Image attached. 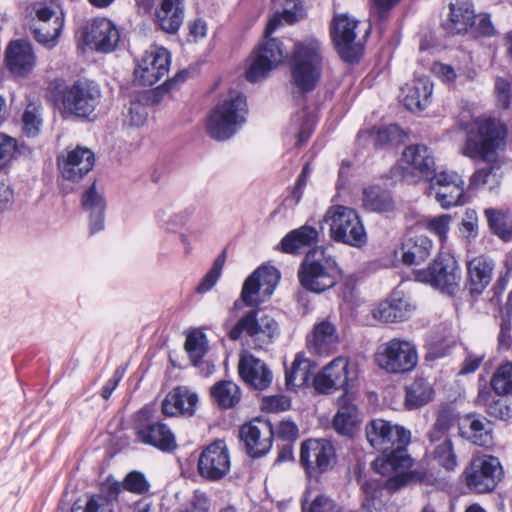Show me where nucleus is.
<instances>
[{
    "mask_svg": "<svg viewBox=\"0 0 512 512\" xmlns=\"http://www.w3.org/2000/svg\"><path fill=\"white\" fill-rule=\"evenodd\" d=\"M466 138L460 147V154L473 160L489 164V167L476 170L470 177L469 187L489 190L497 188L501 181L499 151L506 144L507 128L500 120L479 116L462 124Z\"/></svg>",
    "mask_w": 512,
    "mask_h": 512,
    "instance_id": "f257e3e1",
    "label": "nucleus"
},
{
    "mask_svg": "<svg viewBox=\"0 0 512 512\" xmlns=\"http://www.w3.org/2000/svg\"><path fill=\"white\" fill-rule=\"evenodd\" d=\"M365 434L368 443L382 457L374 462L379 473L386 474L390 470L407 468L411 458L407 455L405 447L410 443L411 432L401 425L394 424L381 418L373 419L366 424Z\"/></svg>",
    "mask_w": 512,
    "mask_h": 512,
    "instance_id": "f03ea898",
    "label": "nucleus"
},
{
    "mask_svg": "<svg viewBox=\"0 0 512 512\" xmlns=\"http://www.w3.org/2000/svg\"><path fill=\"white\" fill-rule=\"evenodd\" d=\"M291 84L302 93L313 91L325 63L324 47L316 38L295 42L288 57Z\"/></svg>",
    "mask_w": 512,
    "mask_h": 512,
    "instance_id": "7ed1b4c3",
    "label": "nucleus"
},
{
    "mask_svg": "<svg viewBox=\"0 0 512 512\" xmlns=\"http://www.w3.org/2000/svg\"><path fill=\"white\" fill-rule=\"evenodd\" d=\"M247 115L246 97L238 90H230L212 109L207 120V132L215 140H227L246 122Z\"/></svg>",
    "mask_w": 512,
    "mask_h": 512,
    "instance_id": "20e7f679",
    "label": "nucleus"
},
{
    "mask_svg": "<svg viewBox=\"0 0 512 512\" xmlns=\"http://www.w3.org/2000/svg\"><path fill=\"white\" fill-rule=\"evenodd\" d=\"M298 278L306 290L322 293L337 284L340 269L326 248L316 247L306 254L299 268Z\"/></svg>",
    "mask_w": 512,
    "mask_h": 512,
    "instance_id": "39448f33",
    "label": "nucleus"
},
{
    "mask_svg": "<svg viewBox=\"0 0 512 512\" xmlns=\"http://www.w3.org/2000/svg\"><path fill=\"white\" fill-rule=\"evenodd\" d=\"M278 333V324L274 318L259 310L246 312L228 330L231 340L245 337L247 343L254 348H264L271 344Z\"/></svg>",
    "mask_w": 512,
    "mask_h": 512,
    "instance_id": "423d86ee",
    "label": "nucleus"
},
{
    "mask_svg": "<svg viewBox=\"0 0 512 512\" xmlns=\"http://www.w3.org/2000/svg\"><path fill=\"white\" fill-rule=\"evenodd\" d=\"M324 221L329 224L330 236L336 242L361 247L367 241L360 217L352 208L332 206L327 210Z\"/></svg>",
    "mask_w": 512,
    "mask_h": 512,
    "instance_id": "0eeeda50",
    "label": "nucleus"
},
{
    "mask_svg": "<svg viewBox=\"0 0 512 512\" xmlns=\"http://www.w3.org/2000/svg\"><path fill=\"white\" fill-rule=\"evenodd\" d=\"M374 361L388 374H404L411 372L417 366L418 353L412 342L393 338L377 347Z\"/></svg>",
    "mask_w": 512,
    "mask_h": 512,
    "instance_id": "6e6552de",
    "label": "nucleus"
},
{
    "mask_svg": "<svg viewBox=\"0 0 512 512\" xmlns=\"http://www.w3.org/2000/svg\"><path fill=\"white\" fill-rule=\"evenodd\" d=\"M414 278L453 295L459 288L461 271L454 256L440 253L429 267L414 271Z\"/></svg>",
    "mask_w": 512,
    "mask_h": 512,
    "instance_id": "1a4fd4ad",
    "label": "nucleus"
},
{
    "mask_svg": "<svg viewBox=\"0 0 512 512\" xmlns=\"http://www.w3.org/2000/svg\"><path fill=\"white\" fill-rule=\"evenodd\" d=\"M100 99L101 90L96 83L79 80L62 91L61 104L65 114L86 118L95 111Z\"/></svg>",
    "mask_w": 512,
    "mask_h": 512,
    "instance_id": "9d476101",
    "label": "nucleus"
},
{
    "mask_svg": "<svg viewBox=\"0 0 512 512\" xmlns=\"http://www.w3.org/2000/svg\"><path fill=\"white\" fill-rule=\"evenodd\" d=\"M270 35L265 34L263 40L252 52L251 63L246 70V79L250 83H257L265 79L285 59L282 42Z\"/></svg>",
    "mask_w": 512,
    "mask_h": 512,
    "instance_id": "9b49d317",
    "label": "nucleus"
},
{
    "mask_svg": "<svg viewBox=\"0 0 512 512\" xmlns=\"http://www.w3.org/2000/svg\"><path fill=\"white\" fill-rule=\"evenodd\" d=\"M468 488L476 493H487L495 489L503 476L500 460L491 455H482L471 460L464 470Z\"/></svg>",
    "mask_w": 512,
    "mask_h": 512,
    "instance_id": "f8f14e48",
    "label": "nucleus"
},
{
    "mask_svg": "<svg viewBox=\"0 0 512 512\" xmlns=\"http://www.w3.org/2000/svg\"><path fill=\"white\" fill-rule=\"evenodd\" d=\"M280 279L279 272L274 267H259L244 282L241 291V300H237L233 309L237 310L242 302L248 306L258 305L269 298Z\"/></svg>",
    "mask_w": 512,
    "mask_h": 512,
    "instance_id": "ddd939ff",
    "label": "nucleus"
},
{
    "mask_svg": "<svg viewBox=\"0 0 512 512\" xmlns=\"http://www.w3.org/2000/svg\"><path fill=\"white\" fill-rule=\"evenodd\" d=\"M300 463L308 476H318L334 467L335 448L327 439H307L301 443Z\"/></svg>",
    "mask_w": 512,
    "mask_h": 512,
    "instance_id": "4468645a",
    "label": "nucleus"
},
{
    "mask_svg": "<svg viewBox=\"0 0 512 512\" xmlns=\"http://www.w3.org/2000/svg\"><path fill=\"white\" fill-rule=\"evenodd\" d=\"M357 378L355 365L345 357H337L327 364L313 379V385L321 394H331L336 390H347Z\"/></svg>",
    "mask_w": 512,
    "mask_h": 512,
    "instance_id": "2eb2a0df",
    "label": "nucleus"
},
{
    "mask_svg": "<svg viewBox=\"0 0 512 512\" xmlns=\"http://www.w3.org/2000/svg\"><path fill=\"white\" fill-rule=\"evenodd\" d=\"M150 409L143 408L137 414L135 426L139 442L153 446L163 452H171L177 447L176 437L171 429L160 421H149Z\"/></svg>",
    "mask_w": 512,
    "mask_h": 512,
    "instance_id": "dca6fc26",
    "label": "nucleus"
},
{
    "mask_svg": "<svg viewBox=\"0 0 512 512\" xmlns=\"http://www.w3.org/2000/svg\"><path fill=\"white\" fill-rule=\"evenodd\" d=\"M230 468V453L224 440L212 442L199 455L197 470L205 480L219 481L229 473Z\"/></svg>",
    "mask_w": 512,
    "mask_h": 512,
    "instance_id": "f3484780",
    "label": "nucleus"
},
{
    "mask_svg": "<svg viewBox=\"0 0 512 512\" xmlns=\"http://www.w3.org/2000/svg\"><path fill=\"white\" fill-rule=\"evenodd\" d=\"M171 64L170 52L160 46H151L138 63L135 80L143 86H153L168 75Z\"/></svg>",
    "mask_w": 512,
    "mask_h": 512,
    "instance_id": "a211bd4d",
    "label": "nucleus"
},
{
    "mask_svg": "<svg viewBox=\"0 0 512 512\" xmlns=\"http://www.w3.org/2000/svg\"><path fill=\"white\" fill-rule=\"evenodd\" d=\"M443 28L452 32H490L493 25L489 14H475L469 3H452Z\"/></svg>",
    "mask_w": 512,
    "mask_h": 512,
    "instance_id": "6ab92c4d",
    "label": "nucleus"
},
{
    "mask_svg": "<svg viewBox=\"0 0 512 512\" xmlns=\"http://www.w3.org/2000/svg\"><path fill=\"white\" fill-rule=\"evenodd\" d=\"M431 188L435 185L439 188L435 192V199L442 208L463 205L467 199L464 194L465 181L463 177L455 171L443 170L435 173L429 178Z\"/></svg>",
    "mask_w": 512,
    "mask_h": 512,
    "instance_id": "aec40b11",
    "label": "nucleus"
},
{
    "mask_svg": "<svg viewBox=\"0 0 512 512\" xmlns=\"http://www.w3.org/2000/svg\"><path fill=\"white\" fill-rule=\"evenodd\" d=\"M239 437L249 456L261 457L272 447L274 427L269 421L255 419L240 427Z\"/></svg>",
    "mask_w": 512,
    "mask_h": 512,
    "instance_id": "412c9836",
    "label": "nucleus"
},
{
    "mask_svg": "<svg viewBox=\"0 0 512 512\" xmlns=\"http://www.w3.org/2000/svg\"><path fill=\"white\" fill-rule=\"evenodd\" d=\"M401 164L404 177L411 175L414 182L429 179L435 172L432 151L422 144L406 147L402 153Z\"/></svg>",
    "mask_w": 512,
    "mask_h": 512,
    "instance_id": "4be33fe9",
    "label": "nucleus"
},
{
    "mask_svg": "<svg viewBox=\"0 0 512 512\" xmlns=\"http://www.w3.org/2000/svg\"><path fill=\"white\" fill-rule=\"evenodd\" d=\"M95 164L94 153L86 147L67 149L58 156V167L62 177L77 182L87 175Z\"/></svg>",
    "mask_w": 512,
    "mask_h": 512,
    "instance_id": "5701e85b",
    "label": "nucleus"
},
{
    "mask_svg": "<svg viewBox=\"0 0 512 512\" xmlns=\"http://www.w3.org/2000/svg\"><path fill=\"white\" fill-rule=\"evenodd\" d=\"M5 63L15 77L26 78L33 72L37 58L30 43L14 40L6 48Z\"/></svg>",
    "mask_w": 512,
    "mask_h": 512,
    "instance_id": "b1692460",
    "label": "nucleus"
},
{
    "mask_svg": "<svg viewBox=\"0 0 512 512\" xmlns=\"http://www.w3.org/2000/svg\"><path fill=\"white\" fill-rule=\"evenodd\" d=\"M415 309L416 306L410 296L396 289L374 309L373 316L382 322L393 323L408 319Z\"/></svg>",
    "mask_w": 512,
    "mask_h": 512,
    "instance_id": "393cba45",
    "label": "nucleus"
},
{
    "mask_svg": "<svg viewBox=\"0 0 512 512\" xmlns=\"http://www.w3.org/2000/svg\"><path fill=\"white\" fill-rule=\"evenodd\" d=\"M460 436L474 445L491 447L494 444L490 421L477 414H467L458 423Z\"/></svg>",
    "mask_w": 512,
    "mask_h": 512,
    "instance_id": "a878e982",
    "label": "nucleus"
},
{
    "mask_svg": "<svg viewBox=\"0 0 512 512\" xmlns=\"http://www.w3.org/2000/svg\"><path fill=\"white\" fill-rule=\"evenodd\" d=\"M120 492V482L109 483L100 493L89 495L84 504L80 500L74 502L71 512H115Z\"/></svg>",
    "mask_w": 512,
    "mask_h": 512,
    "instance_id": "bb28decb",
    "label": "nucleus"
},
{
    "mask_svg": "<svg viewBox=\"0 0 512 512\" xmlns=\"http://www.w3.org/2000/svg\"><path fill=\"white\" fill-rule=\"evenodd\" d=\"M238 370L243 381L256 390H265L272 383L271 370L262 360L250 353L241 355Z\"/></svg>",
    "mask_w": 512,
    "mask_h": 512,
    "instance_id": "cd10ccee",
    "label": "nucleus"
},
{
    "mask_svg": "<svg viewBox=\"0 0 512 512\" xmlns=\"http://www.w3.org/2000/svg\"><path fill=\"white\" fill-rule=\"evenodd\" d=\"M198 396L185 386H179L170 391L162 402L164 415L173 417L178 415L191 416L195 412Z\"/></svg>",
    "mask_w": 512,
    "mask_h": 512,
    "instance_id": "c85d7f7f",
    "label": "nucleus"
},
{
    "mask_svg": "<svg viewBox=\"0 0 512 512\" xmlns=\"http://www.w3.org/2000/svg\"><path fill=\"white\" fill-rule=\"evenodd\" d=\"M337 54L346 63H356L364 53L367 34H332Z\"/></svg>",
    "mask_w": 512,
    "mask_h": 512,
    "instance_id": "c756f323",
    "label": "nucleus"
},
{
    "mask_svg": "<svg viewBox=\"0 0 512 512\" xmlns=\"http://www.w3.org/2000/svg\"><path fill=\"white\" fill-rule=\"evenodd\" d=\"M339 336L335 325L329 320L316 323L312 336L308 340L310 346L319 355L331 353L337 346Z\"/></svg>",
    "mask_w": 512,
    "mask_h": 512,
    "instance_id": "7c9ffc66",
    "label": "nucleus"
},
{
    "mask_svg": "<svg viewBox=\"0 0 512 512\" xmlns=\"http://www.w3.org/2000/svg\"><path fill=\"white\" fill-rule=\"evenodd\" d=\"M432 241L425 235L406 238L401 245V259L406 265L424 262L431 254Z\"/></svg>",
    "mask_w": 512,
    "mask_h": 512,
    "instance_id": "2f4dec72",
    "label": "nucleus"
},
{
    "mask_svg": "<svg viewBox=\"0 0 512 512\" xmlns=\"http://www.w3.org/2000/svg\"><path fill=\"white\" fill-rule=\"evenodd\" d=\"M433 84L428 77H419L407 87L404 105L410 111H421L431 101Z\"/></svg>",
    "mask_w": 512,
    "mask_h": 512,
    "instance_id": "473e14b6",
    "label": "nucleus"
},
{
    "mask_svg": "<svg viewBox=\"0 0 512 512\" xmlns=\"http://www.w3.org/2000/svg\"><path fill=\"white\" fill-rule=\"evenodd\" d=\"M82 205L90 213V234L104 229L105 200L93 184L82 196Z\"/></svg>",
    "mask_w": 512,
    "mask_h": 512,
    "instance_id": "72a5a7b5",
    "label": "nucleus"
},
{
    "mask_svg": "<svg viewBox=\"0 0 512 512\" xmlns=\"http://www.w3.org/2000/svg\"><path fill=\"white\" fill-rule=\"evenodd\" d=\"M470 292L480 294L490 283L492 277L493 264L483 256H478L467 264Z\"/></svg>",
    "mask_w": 512,
    "mask_h": 512,
    "instance_id": "f704fd0d",
    "label": "nucleus"
},
{
    "mask_svg": "<svg viewBox=\"0 0 512 512\" xmlns=\"http://www.w3.org/2000/svg\"><path fill=\"white\" fill-rule=\"evenodd\" d=\"M315 365L302 354H297L289 370L285 372V384L289 390L306 386Z\"/></svg>",
    "mask_w": 512,
    "mask_h": 512,
    "instance_id": "c9c22d12",
    "label": "nucleus"
},
{
    "mask_svg": "<svg viewBox=\"0 0 512 512\" xmlns=\"http://www.w3.org/2000/svg\"><path fill=\"white\" fill-rule=\"evenodd\" d=\"M318 231L316 228L304 225L289 232L281 241V249L285 253H299L302 248L316 243Z\"/></svg>",
    "mask_w": 512,
    "mask_h": 512,
    "instance_id": "e433bc0d",
    "label": "nucleus"
},
{
    "mask_svg": "<svg viewBox=\"0 0 512 512\" xmlns=\"http://www.w3.org/2000/svg\"><path fill=\"white\" fill-rule=\"evenodd\" d=\"M434 397L432 385L424 378H416L406 387L405 406L409 410L428 404Z\"/></svg>",
    "mask_w": 512,
    "mask_h": 512,
    "instance_id": "4c0bfd02",
    "label": "nucleus"
},
{
    "mask_svg": "<svg viewBox=\"0 0 512 512\" xmlns=\"http://www.w3.org/2000/svg\"><path fill=\"white\" fill-rule=\"evenodd\" d=\"M211 398L215 404L222 409L235 407L241 400L239 386L229 380H222L215 383L210 390Z\"/></svg>",
    "mask_w": 512,
    "mask_h": 512,
    "instance_id": "58836bf2",
    "label": "nucleus"
},
{
    "mask_svg": "<svg viewBox=\"0 0 512 512\" xmlns=\"http://www.w3.org/2000/svg\"><path fill=\"white\" fill-rule=\"evenodd\" d=\"M360 422V414L355 404L343 401L333 418L335 431L343 436H351L357 424Z\"/></svg>",
    "mask_w": 512,
    "mask_h": 512,
    "instance_id": "ea45409f",
    "label": "nucleus"
},
{
    "mask_svg": "<svg viewBox=\"0 0 512 512\" xmlns=\"http://www.w3.org/2000/svg\"><path fill=\"white\" fill-rule=\"evenodd\" d=\"M433 459L447 471H453L458 465L457 455L454 451L450 437L429 440L428 447Z\"/></svg>",
    "mask_w": 512,
    "mask_h": 512,
    "instance_id": "a19ab883",
    "label": "nucleus"
},
{
    "mask_svg": "<svg viewBox=\"0 0 512 512\" xmlns=\"http://www.w3.org/2000/svg\"><path fill=\"white\" fill-rule=\"evenodd\" d=\"M303 17V4L301 0H286L282 13H276L269 19L264 32H274L281 27L282 22L294 24Z\"/></svg>",
    "mask_w": 512,
    "mask_h": 512,
    "instance_id": "79ce46f5",
    "label": "nucleus"
},
{
    "mask_svg": "<svg viewBox=\"0 0 512 512\" xmlns=\"http://www.w3.org/2000/svg\"><path fill=\"white\" fill-rule=\"evenodd\" d=\"M363 206L372 212H388L393 210L394 202L387 191L372 186L363 191Z\"/></svg>",
    "mask_w": 512,
    "mask_h": 512,
    "instance_id": "37998d69",
    "label": "nucleus"
},
{
    "mask_svg": "<svg viewBox=\"0 0 512 512\" xmlns=\"http://www.w3.org/2000/svg\"><path fill=\"white\" fill-rule=\"evenodd\" d=\"M156 20L163 32H178L183 22V9L180 5L160 3L156 12Z\"/></svg>",
    "mask_w": 512,
    "mask_h": 512,
    "instance_id": "c03bdc74",
    "label": "nucleus"
},
{
    "mask_svg": "<svg viewBox=\"0 0 512 512\" xmlns=\"http://www.w3.org/2000/svg\"><path fill=\"white\" fill-rule=\"evenodd\" d=\"M185 350L194 366H200L201 361L208 351V341L206 335L199 331H191L185 341Z\"/></svg>",
    "mask_w": 512,
    "mask_h": 512,
    "instance_id": "a18cd8bd",
    "label": "nucleus"
},
{
    "mask_svg": "<svg viewBox=\"0 0 512 512\" xmlns=\"http://www.w3.org/2000/svg\"><path fill=\"white\" fill-rule=\"evenodd\" d=\"M120 40V34H83L82 43L101 53H110L115 50Z\"/></svg>",
    "mask_w": 512,
    "mask_h": 512,
    "instance_id": "49530a36",
    "label": "nucleus"
},
{
    "mask_svg": "<svg viewBox=\"0 0 512 512\" xmlns=\"http://www.w3.org/2000/svg\"><path fill=\"white\" fill-rule=\"evenodd\" d=\"M491 387L498 395L512 394V362L503 363L495 370Z\"/></svg>",
    "mask_w": 512,
    "mask_h": 512,
    "instance_id": "de8ad7c7",
    "label": "nucleus"
},
{
    "mask_svg": "<svg viewBox=\"0 0 512 512\" xmlns=\"http://www.w3.org/2000/svg\"><path fill=\"white\" fill-rule=\"evenodd\" d=\"M485 215L489 222V226L503 240L512 238V220L507 218L501 212L494 209H486Z\"/></svg>",
    "mask_w": 512,
    "mask_h": 512,
    "instance_id": "09e8293b",
    "label": "nucleus"
},
{
    "mask_svg": "<svg viewBox=\"0 0 512 512\" xmlns=\"http://www.w3.org/2000/svg\"><path fill=\"white\" fill-rule=\"evenodd\" d=\"M22 121L24 133L29 137L36 136L42 125L39 107L32 103L28 104L23 113Z\"/></svg>",
    "mask_w": 512,
    "mask_h": 512,
    "instance_id": "8fccbe9b",
    "label": "nucleus"
},
{
    "mask_svg": "<svg viewBox=\"0 0 512 512\" xmlns=\"http://www.w3.org/2000/svg\"><path fill=\"white\" fill-rule=\"evenodd\" d=\"M303 512H348L333 499L326 495H318L310 504L304 502Z\"/></svg>",
    "mask_w": 512,
    "mask_h": 512,
    "instance_id": "3c124183",
    "label": "nucleus"
},
{
    "mask_svg": "<svg viewBox=\"0 0 512 512\" xmlns=\"http://www.w3.org/2000/svg\"><path fill=\"white\" fill-rule=\"evenodd\" d=\"M224 263H225L224 254L218 256L215 259L211 269L206 273V275L203 277L202 281L197 286L196 291L198 293H206V292L210 291L215 286L218 279L220 278Z\"/></svg>",
    "mask_w": 512,
    "mask_h": 512,
    "instance_id": "603ef678",
    "label": "nucleus"
},
{
    "mask_svg": "<svg viewBox=\"0 0 512 512\" xmlns=\"http://www.w3.org/2000/svg\"><path fill=\"white\" fill-rule=\"evenodd\" d=\"M451 216L443 214L436 217H427L424 220L426 229L436 235L441 242L447 238V233L450 228Z\"/></svg>",
    "mask_w": 512,
    "mask_h": 512,
    "instance_id": "864d4df0",
    "label": "nucleus"
},
{
    "mask_svg": "<svg viewBox=\"0 0 512 512\" xmlns=\"http://www.w3.org/2000/svg\"><path fill=\"white\" fill-rule=\"evenodd\" d=\"M120 485L121 489L123 488L135 494H144L150 488V484L145 475L138 471L128 473Z\"/></svg>",
    "mask_w": 512,
    "mask_h": 512,
    "instance_id": "5fc2aeb1",
    "label": "nucleus"
},
{
    "mask_svg": "<svg viewBox=\"0 0 512 512\" xmlns=\"http://www.w3.org/2000/svg\"><path fill=\"white\" fill-rule=\"evenodd\" d=\"M453 425V417L448 412H441L433 427L428 432L429 440H439V438L449 437L448 432Z\"/></svg>",
    "mask_w": 512,
    "mask_h": 512,
    "instance_id": "6e6d98bb",
    "label": "nucleus"
},
{
    "mask_svg": "<svg viewBox=\"0 0 512 512\" xmlns=\"http://www.w3.org/2000/svg\"><path fill=\"white\" fill-rule=\"evenodd\" d=\"M210 499L205 492L196 490L189 502L178 512H210Z\"/></svg>",
    "mask_w": 512,
    "mask_h": 512,
    "instance_id": "4d7b16f0",
    "label": "nucleus"
},
{
    "mask_svg": "<svg viewBox=\"0 0 512 512\" xmlns=\"http://www.w3.org/2000/svg\"><path fill=\"white\" fill-rule=\"evenodd\" d=\"M274 436L288 443L293 442L299 437L298 426L293 421L284 419L274 427Z\"/></svg>",
    "mask_w": 512,
    "mask_h": 512,
    "instance_id": "13d9d810",
    "label": "nucleus"
},
{
    "mask_svg": "<svg viewBox=\"0 0 512 512\" xmlns=\"http://www.w3.org/2000/svg\"><path fill=\"white\" fill-rule=\"evenodd\" d=\"M15 204V194L8 178L0 176V212L11 210Z\"/></svg>",
    "mask_w": 512,
    "mask_h": 512,
    "instance_id": "bf43d9fd",
    "label": "nucleus"
},
{
    "mask_svg": "<svg viewBox=\"0 0 512 512\" xmlns=\"http://www.w3.org/2000/svg\"><path fill=\"white\" fill-rule=\"evenodd\" d=\"M291 406V400L285 395L266 396L262 399V409L267 412L286 411Z\"/></svg>",
    "mask_w": 512,
    "mask_h": 512,
    "instance_id": "052dcab7",
    "label": "nucleus"
},
{
    "mask_svg": "<svg viewBox=\"0 0 512 512\" xmlns=\"http://www.w3.org/2000/svg\"><path fill=\"white\" fill-rule=\"evenodd\" d=\"M359 21L348 13L335 15L332 21L331 32H354Z\"/></svg>",
    "mask_w": 512,
    "mask_h": 512,
    "instance_id": "680f3d73",
    "label": "nucleus"
},
{
    "mask_svg": "<svg viewBox=\"0 0 512 512\" xmlns=\"http://www.w3.org/2000/svg\"><path fill=\"white\" fill-rule=\"evenodd\" d=\"M16 150V140L5 134H0V169L10 162Z\"/></svg>",
    "mask_w": 512,
    "mask_h": 512,
    "instance_id": "e2e57ef3",
    "label": "nucleus"
},
{
    "mask_svg": "<svg viewBox=\"0 0 512 512\" xmlns=\"http://www.w3.org/2000/svg\"><path fill=\"white\" fill-rule=\"evenodd\" d=\"M36 18L41 22H52L50 29L53 32H61L63 29V19L57 14L56 11L49 7H40L36 10Z\"/></svg>",
    "mask_w": 512,
    "mask_h": 512,
    "instance_id": "0e129e2a",
    "label": "nucleus"
},
{
    "mask_svg": "<svg viewBox=\"0 0 512 512\" xmlns=\"http://www.w3.org/2000/svg\"><path fill=\"white\" fill-rule=\"evenodd\" d=\"M400 136L401 130L399 126L392 124L378 129L375 142L378 145H386L399 140Z\"/></svg>",
    "mask_w": 512,
    "mask_h": 512,
    "instance_id": "69168bd1",
    "label": "nucleus"
},
{
    "mask_svg": "<svg viewBox=\"0 0 512 512\" xmlns=\"http://www.w3.org/2000/svg\"><path fill=\"white\" fill-rule=\"evenodd\" d=\"M495 91L499 105L502 108H508L512 101V93L508 81L498 77L495 80Z\"/></svg>",
    "mask_w": 512,
    "mask_h": 512,
    "instance_id": "338daca9",
    "label": "nucleus"
},
{
    "mask_svg": "<svg viewBox=\"0 0 512 512\" xmlns=\"http://www.w3.org/2000/svg\"><path fill=\"white\" fill-rule=\"evenodd\" d=\"M431 72L441 81L446 83H453L458 75L452 66L442 62L433 63L431 66Z\"/></svg>",
    "mask_w": 512,
    "mask_h": 512,
    "instance_id": "774afa93",
    "label": "nucleus"
}]
</instances>
